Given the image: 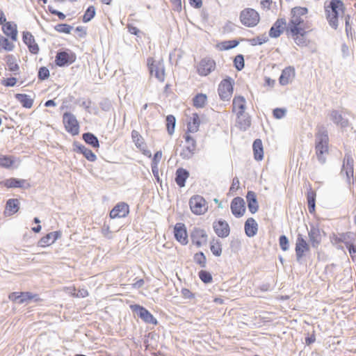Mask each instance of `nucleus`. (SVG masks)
Wrapping results in <instances>:
<instances>
[{
  "instance_id": "f257e3e1",
  "label": "nucleus",
  "mask_w": 356,
  "mask_h": 356,
  "mask_svg": "<svg viewBox=\"0 0 356 356\" xmlns=\"http://www.w3.org/2000/svg\"><path fill=\"white\" fill-rule=\"evenodd\" d=\"M345 9V6L341 0H331L329 4L325 6L327 22L334 30L338 28L340 13H344Z\"/></svg>"
},
{
  "instance_id": "f03ea898",
  "label": "nucleus",
  "mask_w": 356,
  "mask_h": 356,
  "mask_svg": "<svg viewBox=\"0 0 356 356\" xmlns=\"http://www.w3.org/2000/svg\"><path fill=\"white\" fill-rule=\"evenodd\" d=\"M329 138L327 131L323 130L316 135V154L320 163L324 164L326 161L325 154H328Z\"/></svg>"
},
{
  "instance_id": "7ed1b4c3",
  "label": "nucleus",
  "mask_w": 356,
  "mask_h": 356,
  "mask_svg": "<svg viewBox=\"0 0 356 356\" xmlns=\"http://www.w3.org/2000/svg\"><path fill=\"white\" fill-rule=\"evenodd\" d=\"M241 22L248 27H254L259 22V13L253 8H245L240 13Z\"/></svg>"
},
{
  "instance_id": "20e7f679",
  "label": "nucleus",
  "mask_w": 356,
  "mask_h": 356,
  "mask_svg": "<svg viewBox=\"0 0 356 356\" xmlns=\"http://www.w3.org/2000/svg\"><path fill=\"white\" fill-rule=\"evenodd\" d=\"M234 84V79L229 76H227L226 79H224L220 81L218 86V92L221 100H229L233 93Z\"/></svg>"
},
{
  "instance_id": "39448f33",
  "label": "nucleus",
  "mask_w": 356,
  "mask_h": 356,
  "mask_svg": "<svg viewBox=\"0 0 356 356\" xmlns=\"http://www.w3.org/2000/svg\"><path fill=\"white\" fill-rule=\"evenodd\" d=\"M307 13L308 8L306 7L297 6L293 8L291 10V17L287 24V27H293V30H296V26L305 24L302 17L307 15Z\"/></svg>"
},
{
  "instance_id": "423d86ee",
  "label": "nucleus",
  "mask_w": 356,
  "mask_h": 356,
  "mask_svg": "<svg viewBox=\"0 0 356 356\" xmlns=\"http://www.w3.org/2000/svg\"><path fill=\"white\" fill-rule=\"evenodd\" d=\"M63 122L65 130L72 136L79 133V124L76 116L70 112H65L63 115Z\"/></svg>"
},
{
  "instance_id": "0eeeda50",
  "label": "nucleus",
  "mask_w": 356,
  "mask_h": 356,
  "mask_svg": "<svg viewBox=\"0 0 356 356\" xmlns=\"http://www.w3.org/2000/svg\"><path fill=\"white\" fill-rule=\"evenodd\" d=\"M354 173V160L350 152L345 154L343 165L340 174L341 175H346V181L348 184H350V179L353 177Z\"/></svg>"
},
{
  "instance_id": "6e6552de",
  "label": "nucleus",
  "mask_w": 356,
  "mask_h": 356,
  "mask_svg": "<svg viewBox=\"0 0 356 356\" xmlns=\"http://www.w3.org/2000/svg\"><path fill=\"white\" fill-rule=\"evenodd\" d=\"M189 205L191 211L195 215L204 214L207 211L206 200L203 197L198 195L191 197Z\"/></svg>"
},
{
  "instance_id": "1a4fd4ad",
  "label": "nucleus",
  "mask_w": 356,
  "mask_h": 356,
  "mask_svg": "<svg viewBox=\"0 0 356 356\" xmlns=\"http://www.w3.org/2000/svg\"><path fill=\"white\" fill-rule=\"evenodd\" d=\"M132 312H135L145 323L157 325L156 318L144 307L140 305H132L130 306Z\"/></svg>"
},
{
  "instance_id": "9d476101",
  "label": "nucleus",
  "mask_w": 356,
  "mask_h": 356,
  "mask_svg": "<svg viewBox=\"0 0 356 356\" xmlns=\"http://www.w3.org/2000/svg\"><path fill=\"white\" fill-rule=\"evenodd\" d=\"M295 251L296 261L301 264L302 263V258L305 256V253L309 251V245L301 234H298L297 235Z\"/></svg>"
},
{
  "instance_id": "9b49d317",
  "label": "nucleus",
  "mask_w": 356,
  "mask_h": 356,
  "mask_svg": "<svg viewBox=\"0 0 356 356\" xmlns=\"http://www.w3.org/2000/svg\"><path fill=\"white\" fill-rule=\"evenodd\" d=\"M147 65L151 76H154L160 82L165 79V69L162 63L155 62L152 58L147 59Z\"/></svg>"
},
{
  "instance_id": "f8f14e48",
  "label": "nucleus",
  "mask_w": 356,
  "mask_h": 356,
  "mask_svg": "<svg viewBox=\"0 0 356 356\" xmlns=\"http://www.w3.org/2000/svg\"><path fill=\"white\" fill-rule=\"evenodd\" d=\"M76 56L73 53L66 51H58L55 58V63L58 67L68 66L75 61Z\"/></svg>"
},
{
  "instance_id": "ddd939ff",
  "label": "nucleus",
  "mask_w": 356,
  "mask_h": 356,
  "mask_svg": "<svg viewBox=\"0 0 356 356\" xmlns=\"http://www.w3.org/2000/svg\"><path fill=\"white\" fill-rule=\"evenodd\" d=\"M191 241L197 247L200 248L207 242L208 236L203 229L194 227L190 234Z\"/></svg>"
},
{
  "instance_id": "4468645a",
  "label": "nucleus",
  "mask_w": 356,
  "mask_h": 356,
  "mask_svg": "<svg viewBox=\"0 0 356 356\" xmlns=\"http://www.w3.org/2000/svg\"><path fill=\"white\" fill-rule=\"evenodd\" d=\"M0 186L7 188H29L31 186L27 180L15 177H10L0 181Z\"/></svg>"
},
{
  "instance_id": "2eb2a0df",
  "label": "nucleus",
  "mask_w": 356,
  "mask_h": 356,
  "mask_svg": "<svg viewBox=\"0 0 356 356\" xmlns=\"http://www.w3.org/2000/svg\"><path fill=\"white\" fill-rule=\"evenodd\" d=\"M216 68V62L213 59L206 57L202 58L197 66V73L200 76H207Z\"/></svg>"
},
{
  "instance_id": "dca6fc26",
  "label": "nucleus",
  "mask_w": 356,
  "mask_h": 356,
  "mask_svg": "<svg viewBox=\"0 0 356 356\" xmlns=\"http://www.w3.org/2000/svg\"><path fill=\"white\" fill-rule=\"evenodd\" d=\"M184 138L188 145L183 148L180 156L183 159H190L193 156L196 149V140L190 135L186 134Z\"/></svg>"
},
{
  "instance_id": "f3484780",
  "label": "nucleus",
  "mask_w": 356,
  "mask_h": 356,
  "mask_svg": "<svg viewBox=\"0 0 356 356\" xmlns=\"http://www.w3.org/2000/svg\"><path fill=\"white\" fill-rule=\"evenodd\" d=\"M232 213L236 218L242 217L245 211V201L241 197H234L230 204Z\"/></svg>"
},
{
  "instance_id": "a211bd4d",
  "label": "nucleus",
  "mask_w": 356,
  "mask_h": 356,
  "mask_svg": "<svg viewBox=\"0 0 356 356\" xmlns=\"http://www.w3.org/2000/svg\"><path fill=\"white\" fill-rule=\"evenodd\" d=\"M213 229L218 237L226 238L229 235L230 227L227 222L220 219L213 222Z\"/></svg>"
},
{
  "instance_id": "6ab92c4d",
  "label": "nucleus",
  "mask_w": 356,
  "mask_h": 356,
  "mask_svg": "<svg viewBox=\"0 0 356 356\" xmlns=\"http://www.w3.org/2000/svg\"><path fill=\"white\" fill-rule=\"evenodd\" d=\"M287 24L284 18H278L269 30V37L277 38L281 35L284 30L286 31Z\"/></svg>"
},
{
  "instance_id": "aec40b11",
  "label": "nucleus",
  "mask_w": 356,
  "mask_h": 356,
  "mask_svg": "<svg viewBox=\"0 0 356 356\" xmlns=\"http://www.w3.org/2000/svg\"><path fill=\"white\" fill-rule=\"evenodd\" d=\"M22 40L32 54H38L40 50L39 46L36 43L35 38L31 32L24 31L22 33Z\"/></svg>"
},
{
  "instance_id": "412c9836",
  "label": "nucleus",
  "mask_w": 356,
  "mask_h": 356,
  "mask_svg": "<svg viewBox=\"0 0 356 356\" xmlns=\"http://www.w3.org/2000/svg\"><path fill=\"white\" fill-rule=\"evenodd\" d=\"M174 235L175 239L181 245H186L188 243L186 227L184 223L179 222L175 225Z\"/></svg>"
},
{
  "instance_id": "4be33fe9",
  "label": "nucleus",
  "mask_w": 356,
  "mask_h": 356,
  "mask_svg": "<svg viewBox=\"0 0 356 356\" xmlns=\"http://www.w3.org/2000/svg\"><path fill=\"white\" fill-rule=\"evenodd\" d=\"M129 213V205L125 202L117 204L110 212L111 218H124Z\"/></svg>"
},
{
  "instance_id": "5701e85b",
  "label": "nucleus",
  "mask_w": 356,
  "mask_h": 356,
  "mask_svg": "<svg viewBox=\"0 0 356 356\" xmlns=\"http://www.w3.org/2000/svg\"><path fill=\"white\" fill-rule=\"evenodd\" d=\"M295 76V68L293 66L286 67L282 71L279 78V83L281 86H286L291 81Z\"/></svg>"
},
{
  "instance_id": "b1692460",
  "label": "nucleus",
  "mask_w": 356,
  "mask_h": 356,
  "mask_svg": "<svg viewBox=\"0 0 356 356\" xmlns=\"http://www.w3.org/2000/svg\"><path fill=\"white\" fill-rule=\"evenodd\" d=\"M309 241L313 248H317L321 242V235L317 225H310V230L308 232Z\"/></svg>"
},
{
  "instance_id": "393cba45",
  "label": "nucleus",
  "mask_w": 356,
  "mask_h": 356,
  "mask_svg": "<svg viewBox=\"0 0 356 356\" xmlns=\"http://www.w3.org/2000/svg\"><path fill=\"white\" fill-rule=\"evenodd\" d=\"M330 120L341 128H346L349 126V121L342 115V113L337 110H332L330 113Z\"/></svg>"
},
{
  "instance_id": "a878e982",
  "label": "nucleus",
  "mask_w": 356,
  "mask_h": 356,
  "mask_svg": "<svg viewBox=\"0 0 356 356\" xmlns=\"http://www.w3.org/2000/svg\"><path fill=\"white\" fill-rule=\"evenodd\" d=\"M246 200L248 207L250 212L252 214L257 212L259 209V204L255 193L252 191H248L246 195Z\"/></svg>"
},
{
  "instance_id": "bb28decb",
  "label": "nucleus",
  "mask_w": 356,
  "mask_h": 356,
  "mask_svg": "<svg viewBox=\"0 0 356 356\" xmlns=\"http://www.w3.org/2000/svg\"><path fill=\"white\" fill-rule=\"evenodd\" d=\"M244 228L245 234L248 237H253L257 233L258 224L253 218H249L245 222Z\"/></svg>"
},
{
  "instance_id": "cd10ccee",
  "label": "nucleus",
  "mask_w": 356,
  "mask_h": 356,
  "mask_svg": "<svg viewBox=\"0 0 356 356\" xmlns=\"http://www.w3.org/2000/svg\"><path fill=\"white\" fill-rule=\"evenodd\" d=\"M246 106H245V99L243 96L235 97L232 101V111L233 112H236V115H241L245 113Z\"/></svg>"
},
{
  "instance_id": "c85d7f7f",
  "label": "nucleus",
  "mask_w": 356,
  "mask_h": 356,
  "mask_svg": "<svg viewBox=\"0 0 356 356\" xmlns=\"http://www.w3.org/2000/svg\"><path fill=\"white\" fill-rule=\"evenodd\" d=\"M3 32L5 35L10 37L13 41L17 39V25L11 22H6L2 27Z\"/></svg>"
},
{
  "instance_id": "c756f323",
  "label": "nucleus",
  "mask_w": 356,
  "mask_h": 356,
  "mask_svg": "<svg viewBox=\"0 0 356 356\" xmlns=\"http://www.w3.org/2000/svg\"><path fill=\"white\" fill-rule=\"evenodd\" d=\"M236 122L241 130L246 131L251 125V118L248 113H243L236 115Z\"/></svg>"
},
{
  "instance_id": "7c9ffc66",
  "label": "nucleus",
  "mask_w": 356,
  "mask_h": 356,
  "mask_svg": "<svg viewBox=\"0 0 356 356\" xmlns=\"http://www.w3.org/2000/svg\"><path fill=\"white\" fill-rule=\"evenodd\" d=\"M189 177V172L182 168H179L175 173V182L180 187L185 186L186 181Z\"/></svg>"
},
{
  "instance_id": "2f4dec72",
  "label": "nucleus",
  "mask_w": 356,
  "mask_h": 356,
  "mask_svg": "<svg viewBox=\"0 0 356 356\" xmlns=\"http://www.w3.org/2000/svg\"><path fill=\"white\" fill-rule=\"evenodd\" d=\"M19 209V201L17 199H9L6 204L5 214L11 216L16 213Z\"/></svg>"
},
{
  "instance_id": "473e14b6",
  "label": "nucleus",
  "mask_w": 356,
  "mask_h": 356,
  "mask_svg": "<svg viewBox=\"0 0 356 356\" xmlns=\"http://www.w3.org/2000/svg\"><path fill=\"white\" fill-rule=\"evenodd\" d=\"M254 158L257 161H261L264 158V147L261 139H255L252 144Z\"/></svg>"
},
{
  "instance_id": "72a5a7b5",
  "label": "nucleus",
  "mask_w": 356,
  "mask_h": 356,
  "mask_svg": "<svg viewBox=\"0 0 356 356\" xmlns=\"http://www.w3.org/2000/svg\"><path fill=\"white\" fill-rule=\"evenodd\" d=\"M297 29L293 30V27H287L286 32L287 33L290 34L291 35H302V36H306L307 34L310 32V30H307L309 29V26L307 25V23L303 24L302 25L296 26Z\"/></svg>"
},
{
  "instance_id": "f704fd0d",
  "label": "nucleus",
  "mask_w": 356,
  "mask_h": 356,
  "mask_svg": "<svg viewBox=\"0 0 356 356\" xmlns=\"http://www.w3.org/2000/svg\"><path fill=\"white\" fill-rule=\"evenodd\" d=\"M200 124V118L197 113H193L191 120L187 123V133H195L198 131Z\"/></svg>"
},
{
  "instance_id": "c9c22d12",
  "label": "nucleus",
  "mask_w": 356,
  "mask_h": 356,
  "mask_svg": "<svg viewBox=\"0 0 356 356\" xmlns=\"http://www.w3.org/2000/svg\"><path fill=\"white\" fill-rule=\"evenodd\" d=\"M15 99L20 102L22 106L26 108H31L33 104V99L29 95L22 93H17L15 95Z\"/></svg>"
},
{
  "instance_id": "e433bc0d",
  "label": "nucleus",
  "mask_w": 356,
  "mask_h": 356,
  "mask_svg": "<svg viewBox=\"0 0 356 356\" xmlns=\"http://www.w3.org/2000/svg\"><path fill=\"white\" fill-rule=\"evenodd\" d=\"M354 239L353 234L352 232H346L340 234L339 236L334 235L332 241L334 243H343L346 246L348 245Z\"/></svg>"
},
{
  "instance_id": "4c0bfd02",
  "label": "nucleus",
  "mask_w": 356,
  "mask_h": 356,
  "mask_svg": "<svg viewBox=\"0 0 356 356\" xmlns=\"http://www.w3.org/2000/svg\"><path fill=\"white\" fill-rule=\"evenodd\" d=\"M82 138L85 143L93 148L99 147V142L97 137L92 133L86 132L83 134Z\"/></svg>"
},
{
  "instance_id": "58836bf2",
  "label": "nucleus",
  "mask_w": 356,
  "mask_h": 356,
  "mask_svg": "<svg viewBox=\"0 0 356 356\" xmlns=\"http://www.w3.org/2000/svg\"><path fill=\"white\" fill-rule=\"evenodd\" d=\"M131 138L133 142L134 143L136 147L138 149H140L146 146V144L145 143L144 138L143 136L139 134V132L136 130H133L131 131Z\"/></svg>"
},
{
  "instance_id": "ea45409f",
  "label": "nucleus",
  "mask_w": 356,
  "mask_h": 356,
  "mask_svg": "<svg viewBox=\"0 0 356 356\" xmlns=\"http://www.w3.org/2000/svg\"><path fill=\"white\" fill-rule=\"evenodd\" d=\"M307 200L309 212L310 213H314L316 208V193L312 190L308 191L307 195Z\"/></svg>"
},
{
  "instance_id": "a19ab883",
  "label": "nucleus",
  "mask_w": 356,
  "mask_h": 356,
  "mask_svg": "<svg viewBox=\"0 0 356 356\" xmlns=\"http://www.w3.org/2000/svg\"><path fill=\"white\" fill-rule=\"evenodd\" d=\"M210 249L213 255L220 257L222 254V245L220 240L213 238L210 241Z\"/></svg>"
},
{
  "instance_id": "79ce46f5",
  "label": "nucleus",
  "mask_w": 356,
  "mask_h": 356,
  "mask_svg": "<svg viewBox=\"0 0 356 356\" xmlns=\"http://www.w3.org/2000/svg\"><path fill=\"white\" fill-rule=\"evenodd\" d=\"M15 163V158L9 155H0V167L3 168H10Z\"/></svg>"
},
{
  "instance_id": "37998d69",
  "label": "nucleus",
  "mask_w": 356,
  "mask_h": 356,
  "mask_svg": "<svg viewBox=\"0 0 356 356\" xmlns=\"http://www.w3.org/2000/svg\"><path fill=\"white\" fill-rule=\"evenodd\" d=\"M6 64L8 67V70L13 72L15 74H17V72L19 69L18 64L16 63V59L15 56L12 54L7 55L6 57Z\"/></svg>"
},
{
  "instance_id": "c03bdc74",
  "label": "nucleus",
  "mask_w": 356,
  "mask_h": 356,
  "mask_svg": "<svg viewBox=\"0 0 356 356\" xmlns=\"http://www.w3.org/2000/svg\"><path fill=\"white\" fill-rule=\"evenodd\" d=\"M239 41L237 40H225L218 44V47L221 51L232 49L237 47Z\"/></svg>"
},
{
  "instance_id": "a18cd8bd",
  "label": "nucleus",
  "mask_w": 356,
  "mask_h": 356,
  "mask_svg": "<svg viewBox=\"0 0 356 356\" xmlns=\"http://www.w3.org/2000/svg\"><path fill=\"white\" fill-rule=\"evenodd\" d=\"M176 124V118L172 115H168L166 117V129L169 135H172L175 132Z\"/></svg>"
},
{
  "instance_id": "49530a36",
  "label": "nucleus",
  "mask_w": 356,
  "mask_h": 356,
  "mask_svg": "<svg viewBox=\"0 0 356 356\" xmlns=\"http://www.w3.org/2000/svg\"><path fill=\"white\" fill-rule=\"evenodd\" d=\"M207 95L202 93L196 95L193 98V106L196 108H203L207 102Z\"/></svg>"
},
{
  "instance_id": "de8ad7c7",
  "label": "nucleus",
  "mask_w": 356,
  "mask_h": 356,
  "mask_svg": "<svg viewBox=\"0 0 356 356\" xmlns=\"http://www.w3.org/2000/svg\"><path fill=\"white\" fill-rule=\"evenodd\" d=\"M95 13H96V9H95V6H90L85 11V13L83 15L82 21L84 23L89 22L94 18V17L95 16Z\"/></svg>"
},
{
  "instance_id": "09e8293b",
  "label": "nucleus",
  "mask_w": 356,
  "mask_h": 356,
  "mask_svg": "<svg viewBox=\"0 0 356 356\" xmlns=\"http://www.w3.org/2000/svg\"><path fill=\"white\" fill-rule=\"evenodd\" d=\"M194 262L198 264L201 268H205L207 264V258L204 252H199L193 256Z\"/></svg>"
},
{
  "instance_id": "8fccbe9b",
  "label": "nucleus",
  "mask_w": 356,
  "mask_h": 356,
  "mask_svg": "<svg viewBox=\"0 0 356 356\" xmlns=\"http://www.w3.org/2000/svg\"><path fill=\"white\" fill-rule=\"evenodd\" d=\"M268 41V37L266 35V33H264L261 35L257 36L256 38H253L249 40V42L251 45L256 46V45H261L264 43H266Z\"/></svg>"
},
{
  "instance_id": "3c124183",
  "label": "nucleus",
  "mask_w": 356,
  "mask_h": 356,
  "mask_svg": "<svg viewBox=\"0 0 356 356\" xmlns=\"http://www.w3.org/2000/svg\"><path fill=\"white\" fill-rule=\"evenodd\" d=\"M0 47L7 51H11L13 50L15 45L8 38L0 35Z\"/></svg>"
},
{
  "instance_id": "603ef678",
  "label": "nucleus",
  "mask_w": 356,
  "mask_h": 356,
  "mask_svg": "<svg viewBox=\"0 0 356 356\" xmlns=\"http://www.w3.org/2000/svg\"><path fill=\"white\" fill-rule=\"evenodd\" d=\"M234 66L238 70H242L245 67L244 56L242 54H238L234 58Z\"/></svg>"
},
{
  "instance_id": "864d4df0",
  "label": "nucleus",
  "mask_w": 356,
  "mask_h": 356,
  "mask_svg": "<svg viewBox=\"0 0 356 356\" xmlns=\"http://www.w3.org/2000/svg\"><path fill=\"white\" fill-rule=\"evenodd\" d=\"M198 275L201 281L205 284H209L212 282V275L209 271L201 270L198 273Z\"/></svg>"
},
{
  "instance_id": "5fc2aeb1",
  "label": "nucleus",
  "mask_w": 356,
  "mask_h": 356,
  "mask_svg": "<svg viewBox=\"0 0 356 356\" xmlns=\"http://www.w3.org/2000/svg\"><path fill=\"white\" fill-rule=\"evenodd\" d=\"M54 243L51 236L49 233L42 237L38 242V245L40 247H47Z\"/></svg>"
},
{
  "instance_id": "6e6d98bb",
  "label": "nucleus",
  "mask_w": 356,
  "mask_h": 356,
  "mask_svg": "<svg viewBox=\"0 0 356 356\" xmlns=\"http://www.w3.org/2000/svg\"><path fill=\"white\" fill-rule=\"evenodd\" d=\"M54 29L58 33H70L72 26L67 24H58L55 26Z\"/></svg>"
},
{
  "instance_id": "4d7b16f0",
  "label": "nucleus",
  "mask_w": 356,
  "mask_h": 356,
  "mask_svg": "<svg viewBox=\"0 0 356 356\" xmlns=\"http://www.w3.org/2000/svg\"><path fill=\"white\" fill-rule=\"evenodd\" d=\"M295 43L299 47H306L308 44V40L306 36L302 35H291Z\"/></svg>"
},
{
  "instance_id": "13d9d810",
  "label": "nucleus",
  "mask_w": 356,
  "mask_h": 356,
  "mask_svg": "<svg viewBox=\"0 0 356 356\" xmlns=\"http://www.w3.org/2000/svg\"><path fill=\"white\" fill-rule=\"evenodd\" d=\"M49 70L47 67H41L38 70V77L40 81H44L49 77Z\"/></svg>"
},
{
  "instance_id": "bf43d9fd",
  "label": "nucleus",
  "mask_w": 356,
  "mask_h": 356,
  "mask_svg": "<svg viewBox=\"0 0 356 356\" xmlns=\"http://www.w3.org/2000/svg\"><path fill=\"white\" fill-rule=\"evenodd\" d=\"M100 108L105 112H108L113 108L111 102L108 99H104L99 102Z\"/></svg>"
},
{
  "instance_id": "052dcab7",
  "label": "nucleus",
  "mask_w": 356,
  "mask_h": 356,
  "mask_svg": "<svg viewBox=\"0 0 356 356\" xmlns=\"http://www.w3.org/2000/svg\"><path fill=\"white\" fill-rule=\"evenodd\" d=\"M279 243L280 248L283 251H286L289 248V241L285 235H281L279 238Z\"/></svg>"
},
{
  "instance_id": "680f3d73",
  "label": "nucleus",
  "mask_w": 356,
  "mask_h": 356,
  "mask_svg": "<svg viewBox=\"0 0 356 356\" xmlns=\"http://www.w3.org/2000/svg\"><path fill=\"white\" fill-rule=\"evenodd\" d=\"M33 297L34 296H32V293L31 292H21V299L19 301V304L29 302L32 300Z\"/></svg>"
},
{
  "instance_id": "e2e57ef3",
  "label": "nucleus",
  "mask_w": 356,
  "mask_h": 356,
  "mask_svg": "<svg viewBox=\"0 0 356 356\" xmlns=\"http://www.w3.org/2000/svg\"><path fill=\"white\" fill-rule=\"evenodd\" d=\"M286 113V109L283 108H276L273 111V117L276 119H282Z\"/></svg>"
},
{
  "instance_id": "0e129e2a",
  "label": "nucleus",
  "mask_w": 356,
  "mask_h": 356,
  "mask_svg": "<svg viewBox=\"0 0 356 356\" xmlns=\"http://www.w3.org/2000/svg\"><path fill=\"white\" fill-rule=\"evenodd\" d=\"M17 79L15 77H9L1 81V84L6 87H13L17 83Z\"/></svg>"
},
{
  "instance_id": "69168bd1",
  "label": "nucleus",
  "mask_w": 356,
  "mask_h": 356,
  "mask_svg": "<svg viewBox=\"0 0 356 356\" xmlns=\"http://www.w3.org/2000/svg\"><path fill=\"white\" fill-rule=\"evenodd\" d=\"M84 157L90 162H94L97 160V156L92 152V150L87 148V149L83 153Z\"/></svg>"
},
{
  "instance_id": "338daca9",
  "label": "nucleus",
  "mask_w": 356,
  "mask_h": 356,
  "mask_svg": "<svg viewBox=\"0 0 356 356\" xmlns=\"http://www.w3.org/2000/svg\"><path fill=\"white\" fill-rule=\"evenodd\" d=\"M182 297L185 299H194L195 294L192 293L189 289L183 288L181 291Z\"/></svg>"
},
{
  "instance_id": "774afa93",
  "label": "nucleus",
  "mask_w": 356,
  "mask_h": 356,
  "mask_svg": "<svg viewBox=\"0 0 356 356\" xmlns=\"http://www.w3.org/2000/svg\"><path fill=\"white\" fill-rule=\"evenodd\" d=\"M73 146L74 147V150L81 154H83V153L87 149L86 147L77 141H74L73 143Z\"/></svg>"
}]
</instances>
